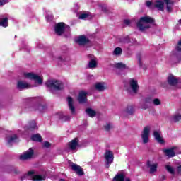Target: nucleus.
Segmentation results:
<instances>
[{
    "label": "nucleus",
    "mask_w": 181,
    "mask_h": 181,
    "mask_svg": "<svg viewBox=\"0 0 181 181\" xmlns=\"http://www.w3.org/2000/svg\"><path fill=\"white\" fill-rule=\"evenodd\" d=\"M33 178V181H43L46 180L47 177V171L45 169H41L39 174H36L35 170L28 171L27 174H25L21 177V180H25V179Z\"/></svg>",
    "instance_id": "1"
},
{
    "label": "nucleus",
    "mask_w": 181,
    "mask_h": 181,
    "mask_svg": "<svg viewBox=\"0 0 181 181\" xmlns=\"http://www.w3.org/2000/svg\"><path fill=\"white\" fill-rule=\"evenodd\" d=\"M155 20L149 16L141 17L139 22L136 23V26L140 32H144L146 29L151 28L149 23H153Z\"/></svg>",
    "instance_id": "2"
},
{
    "label": "nucleus",
    "mask_w": 181,
    "mask_h": 181,
    "mask_svg": "<svg viewBox=\"0 0 181 181\" xmlns=\"http://www.w3.org/2000/svg\"><path fill=\"white\" fill-rule=\"evenodd\" d=\"M46 87L50 88L51 90H63L64 86L63 83L60 81L49 80L45 83Z\"/></svg>",
    "instance_id": "3"
},
{
    "label": "nucleus",
    "mask_w": 181,
    "mask_h": 181,
    "mask_svg": "<svg viewBox=\"0 0 181 181\" xmlns=\"http://www.w3.org/2000/svg\"><path fill=\"white\" fill-rule=\"evenodd\" d=\"M23 76L25 78H29L30 80H34L39 84V86H42L43 84V76H39L35 73L29 72V73H24Z\"/></svg>",
    "instance_id": "4"
},
{
    "label": "nucleus",
    "mask_w": 181,
    "mask_h": 181,
    "mask_svg": "<svg viewBox=\"0 0 181 181\" xmlns=\"http://www.w3.org/2000/svg\"><path fill=\"white\" fill-rule=\"evenodd\" d=\"M139 86H138V81L134 79L129 80V87L127 88V93L129 94H136Z\"/></svg>",
    "instance_id": "5"
},
{
    "label": "nucleus",
    "mask_w": 181,
    "mask_h": 181,
    "mask_svg": "<svg viewBox=\"0 0 181 181\" xmlns=\"http://www.w3.org/2000/svg\"><path fill=\"white\" fill-rule=\"evenodd\" d=\"M176 149H177V147L173 146L169 148H163L162 152L163 153L164 156L167 158V159H170L176 156Z\"/></svg>",
    "instance_id": "6"
},
{
    "label": "nucleus",
    "mask_w": 181,
    "mask_h": 181,
    "mask_svg": "<svg viewBox=\"0 0 181 181\" xmlns=\"http://www.w3.org/2000/svg\"><path fill=\"white\" fill-rule=\"evenodd\" d=\"M66 29H70V27L64 24V23H58L55 25V33L59 36H62V35L66 32Z\"/></svg>",
    "instance_id": "7"
},
{
    "label": "nucleus",
    "mask_w": 181,
    "mask_h": 181,
    "mask_svg": "<svg viewBox=\"0 0 181 181\" xmlns=\"http://www.w3.org/2000/svg\"><path fill=\"white\" fill-rule=\"evenodd\" d=\"M36 129V122L31 121L24 127V132L22 135H28V134H32L33 130Z\"/></svg>",
    "instance_id": "8"
},
{
    "label": "nucleus",
    "mask_w": 181,
    "mask_h": 181,
    "mask_svg": "<svg viewBox=\"0 0 181 181\" xmlns=\"http://www.w3.org/2000/svg\"><path fill=\"white\" fill-rule=\"evenodd\" d=\"M33 155H35V151H33V148H29L20 156V160H29L33 158Z\"/></svg>",
    "instance_id": "9"
},
{
    "label": "nucleus",
    "mask_w": 181,
    "mask_h": 181,
    "mask_svg": "<svg viewBox=\"0 0 181 181\" xmlns=\"http://www.w3.org/2000/svg\"><path fill=\"white\" fill-rule=\"evenodd\" d=\"M105 159L106 160V167L110 168V165L114 162V153L110 150H107L105 153Z\"/></svg>",
    "instance_id": "10"
},
{
    "label": "nucleus",
    "mask_w": 181,
    "mask_h": 181,
    "mask_svg": "<svg viewBox=\"0 0 181 181\" xmlns=\"http://www.w3.org/2000/svg\"><path fill=\"white\" fill-rule=\"evenodd\" d=\"M68 148L70 151H72V152H77V148H78V139L75 138L68 143Z\"/></svg>",
    "instance_id": "11"
},
{
    "label": "nucleus",
    "mask_w": 181,
    "mask_h": 181,
    "mask_svg": "<svg viewBox=\"0 0 181 181\" xmlns=\"http://www.w3.org/2000/svg\"><path fill=\"white\" fill-rule=\"evenodd\" d=\"M70 166L72 170H74V172H76V175H78V176H83V175H84V171H83V168H81L80 165L72 163Z\"/></svg>",
    "instance_id": "12"
},
{
    "label": "nucleus",
    "mask_w": 181,
    "mask_h": 181,
    "mask_svg": "<svg viewBox=\"0 0 181 181\" xmlns=\"http://www.w3.org/2000/svg\"><path fill=\"white\" fill-rule=\"evenodd\" d=\"M33 111H38V112H46L47 111V107L45 105L37 103L33 107Z\"/></svg>",
    "instance_id": "13"
},
{
    "label": "nucleus",
    "mask_w": 181,
    "mask_h": 181,
    "mask_svg": "<svg viewBox=\"0 0 181 181\" xmlns=\"http://www.w3.org/2000/svg\"><path fill=\"white\" fill-rule=\"evenodd\" d=\"M90 59L88 64V68L90 69L91 70H94V69H97L98 63H97V58L94 57V55H89Z\"/></svg>",
    "instance_id": "14"
},
{
    "label": "nucleus",
    "mask_w": 181,
    "mask_h": 181,
    "mask_svg": "<svg viewBox=\"0 0 181 181\" xmlns=\"http://www.w3.org/2000/svg\"><path fill=\"white\" fill-rule=\"evenodd\" d=\"M76 43H78L80 46H84V45H87L90 40L86 35H80L75 40Z\"/></svg>",
    "instance_id": "15"
},
{
    "label": "nucleus",
    "mask_w": 181,
    "mask_h": 181,
    "mask_svg": "<svg viewBox=\"0 0 181 181\" xmlns=\"http://www.w3.org/2000/svg\"><path fill=\"white\" fill-rule=\"evenodd\" d=\"M94 87H95V90L98 91L99 93L104 91V90H107V86L105 85V83H104V82L96 83L94 85Z\"/></svg>",
    "instance_id": "16"
},
{
    "label": "nucleus",
    "mask_w": 181,
    "mask_h": 181,
    "mask_svg": "<svg viewBox=\"0 0 181 181\" xmlns=\"http://www.w3.org/2000/svg\"><path fill=\"white\" fill-rule=\"evenodd\" d=\"M78 101L81 104H83V103H87V92L84 90H81V92H79Z\"/></svg>",
    "instance_id": "17"
},
{
    "label": "nucleus",
    "mask_w": 181,
    "mask_h": 181,
    "mask_svg": "<svg viewBox=\"0 0 181 181\" xmlns=\"http://www.w3.org/2000/svg\"><path fill=\"white\" fill-rule=\"evenodd\" d=\"M32 86H30V84L23 81H19L17 83V88H18V90H25L26 88H30Z\"/></svg>",
    "instance_id": "18"
},
{
    "label": "nucleus",
    "mask_w": 181,
    "mask_h": 181,
    "mask_svg": "<svg viewBox=\"0 0 181 181\" xmlns=\"http://www.w3.org/2000/svg\"><path fill=\"white\" fill-rule=\"evenodd\" d=\"M153 101V98L152 96H148L144 100V104L142 105L141 108L143 110H148L149 108V105L152 104Z\"/></svg>",
    "instance_id": "19"
},
{
    "label": "nucleus",
    "mask_w": 181,
    "mask_h": 181,
    "mask_svg": "<svg viewBox=\"0 0 181 181\" xmlns=\"http://www.w3.org/2000/svg\"><path fill=\"white\" fill-rule=\"evenodd\" d=\"M135 113V107L132 105L127 106V108L123 111V115H134Z\"/></svg>",
    "instance_id": "20"
},
{
    "label": "nucleus",
    "mask_w": 181,
    "mask_h": 181,
    "mask_svg": "<svg viewBox=\"0 0 181 181\" xmlns=\"http://www.w3.org/2000/svg\"><path fill=\"white\" fill-rule=\"evenodd\" d=\"M147 166L149 168V173H155L158 170V163H151V161L147 162Z\"/></svg>",
    "instance_id": "21"
},
{
    "label": "nucleus",
    "mask_w": 181,
    "mask_h": 181,
    "mask_svg": "<svg viewBox=\"0 0 181 181\" xmlns=\"http://www.w3.org/2000/svg\"><path fill=\"white\" fill-rule=\"evenodd\" d=\"M167 81L170 86H176L178 83L177 78L173 75H170L168 77Z\"/></svg>",
    "instance_id": "22"
},
{
    "label": "nucleus",
    "mask_w": 181,
    "mask_h": 181,
    "mask_svg": "<svg viewBox=\"0 0 181 181\" xmlns=\"http://www.w3.org/2000/svg\"><path fill=\"white\" fill-rule=\"evenodd\" d=\"M8 25H9V21L7 17L2 15L0 16V26L8 28Z\"/></svg>",
    "instance_id": "23"
},
{
    "label": "nucleus",
    "mask_w": 181,
    "mask_h": 181,
    "mask_svg": "<svg viewBox=\"0 0 181 181\" xmlns=\"http://www.w3.org/2000/svg\"><path fill=\"white\" fill-rule=\"evenodd\" d=\"M68 105L71 114H76V108L73 105V98L71 97L67 98Z\"/></svg>",
    "instance_id": "24"
},
{
    "label": "nucleus",
    "mask_w": 181,
    "mask_h": 181,
    "mask_svg": "<svg viewBox=\"0 0 181 181\" xmlns=\"http://www.w3.org/2000/svg\"><path fill=\"white\" fill-rule=\"evenodd\" d=\"M6 141L8 145H12V144H16V142H19V137L18 136H11L6 137Z\"/></svg>",
    "instance_id": "25"
},
{
    "label": "nucleus",
    "mask_w": 181,
    "mask_h": 181,
    "mask_svg": "<svg viewBox=\"0 0 181 181\" xmlns=\"http://www.w3.org/2000/svg\"><path fill=\"white\" fill-rule=\"evenodd\" d=\"M164 5L165 4L163 1H162V0H157L154 4V6L156 8V9H158V11H163Z\"/></svg>",
    "instance_id": "26"
},
{
    "label": "nucleus",
    "mask_w": 181,
    "mask_h": 181,
    "mask_svg": "<svg viewBox=\"0 0 181 181\" xmlns=\"http://www.w3.org/2000/svg\"><path fill=\"white\" fill-rule=\"evenodd\" d=\"M150 134H151V126L144 127L141 132V136H149Z\"/></svg>",
    "instance_id": "27"
},
{
    "label": "nucleus",
    "mask_w": 181,
    "mask_h": 181,
    "mask_svg": "<svg viewBox=\"0 0 181 181\" xmlns=\"http://www.w3.org/2000/svg\"><path fill=\"white\" fill-rule=\"evenodd\" d=\"M58 62H61L62 63H64V64H69L70 63V57L61 56L58 57Z\"/></svg>",
    "instance_id": "28"
},
{
    "label": "nucleus",
    "mask_w": 181,
    "mask_h": 181,
    "mask_svg": "<svg viewBox=\"0 0 181 181\" xmlns=\"http://www.w3.org/2000/svg\"><path fill=\"white\" fill-rule=\"evenodd\" d=\"M112 181H125V175L123 173L117 174Z\"/></svg>",
    "instance_id": "29"
},
{
    "label": "nucleus",
    "mask_w": 181,
    "mask_h": 181,
    "mask_svg": "<svg viewBox=\"0 0 181 181\" xmlns=\"http://www.w3.org/2000/svg\"><path fill=\"white\" fill-rule=\"evenodd\" d=\"M172 122H179L181 119V114L180 113H177L174 115L173 116L171 117L170 118Z\"/></svg>",
    "instance_id": "30"
},
{
    "label": "nucleus",
    "mask_w": 181,
    "mask_h": 181,
    "mask_svg": "<svg viewBox=\"0 0 181 181\" xmlns=\"http://www.w3.org/2000/svg\"><path fill=\"white\" fill-rule=\"evenodd\" d=\"M167 5V11L168 12H172V6L173 5V1L170 0H163Z\"/></svg>",
    "instance_id": "31"
},
{
    "label": "nucleus",
    "mask_w": 181,
    "mask_h": 181,
    "mask_svg": "<svg viewBox=\"0 0 181 181\" xmlns=\"http://www.w3.org/2000/svg\"><path fill=\"white\" fill-rule=\"evenodd\" d=\"M165 168L167 172H168V173H170V175H175V168L173 166H171L169 164H167L165 165Z\"/></svg>",
    "instance_id": "32"
},
{
    "label": "nucleus",
    "mask_w": 181,
    "mask_h": 181,
    "mask_svg": "<svg viewBox=\"0 0 181 181\" xmlns=\"http://www.w3.org/2000/svg\"><path fill=\"white\" fill-rule=\"evenodd\" d=\"M59 119H62V121L66 122V121H70V116H66L63 112H59L58 114Z\"/></svg>",
    "instance_id": "33"
},
{
    "label": "nucleus",
    "mask_w": 181,
    "mask_h": 181,
    "mask_svg": "<svg viewBox=\"0 0 181 181\" xmlns=\"http://www.w3.org/2000/svg\"><path fill=\"white\" fill-rule=\"evenodd\" d=\"M86 114H88V115L89 117H90L91 118H93V117H95L96 112H95V111H94V110H93V109H91V108H88V109H86Z\"/></svg>",
    "instance_id": "34"
},
{
    "label": "nucleus",
    "mask_w": 181,
    "mask_h": 181,
    "mask_svg": "<svg viewBox=\"0 0 181 181\" xmlns=\"http://www.w3.org/2000/svg\"><path fill=\"white\" fill-rule=\"evenodd\" d=\"M113 54L115 56H121L122 54V49L119 47H116L113 51Z\"/></svg>",
    "instance_id": "35"
},
{
    "label": "nucleus",
    "mask_w": 181,
    "mask_h": 181,
    "mask_svg": "<svg viewBox=\"0 0 181 181\" xmlns=\"http://www.w3.org/2000/svg\"><path fill=\"white\" fill-rule=\"evenodd\" d=\"M30 141H33V142H42L43 139H42V136H31L30 138Z\"/></svg>",
    "instance_id": "36"
},
{
    "label": "nucleus",
    "mask_w": 181,
    "mask_h": 181,
    "mask_svg": "<svg viewBox=\"0 0 181 181\" xmlns=\"http://www.w3.org/2000/svg\"><path fill=\"white\" fill-rule=\"evenodd\" d=\"M115 69H126L127 65L122 62L117 63L115 64Z\"/></svg>",
    "instance_id": "37"
},
{
    "label": "nucleus",
    "mask_w": 181,
    "mask_h": 181,
    "mask_svg": "<svg viewBox=\"0 0 181 181\" xmlns=\"http://www.w3.org/2000/svg\"><path fill=\"white\" fill-rule=\"evenodd\" d=\"M155 139L158 144H160V145H165V140H163L162 136H156Z\"/></svg>",
    "instance_id": "38"
},
{
    "label": "nucleus",
    "mask_w": 181,
    "mask_h": 181,
    "mask_svg": "<svg viewBox=\"0 0 181 181\" xmlns=\"http://www.w3.org/2000/svg\"><path fill=\"white\" fill-rule=\"evenodd\" d=\"M4 134H5V135H6L7 136H17L16 134H13V131L4 130Z\"/></svg>",
    "instance_id": "39"
},
{
    "label": "nucleus",
    "mask_w": 181,
    "mask_h": 181,
    "mask_svg": "<svg viewBox=\"0 0 181 181\" xmlns=\"http://www.w3.org/2000/svg\"><path fill=\"white\" fill-rule=\"evenodd\" d=\"M153 105H160L162 104V102H160V99L159 98H153Z\"/></svg>",
    "instance_id": "40"
},
{
    "label": "nucleus",
    "mask_w": 181,
    "mask_h": 181,
    "mask_svg": "<svg viewBox=\"0 0 181 181\" xmlns=\"http://www.w3.org/2000/svg\"><path fill=\"white\" fill-rule=\"evenodd\" d=\"M45 18L47 22H52V21H53V15L49 14V13H47V15L45 16Z\"/></svg>",
    "instance_id": "41"
},
{
    "label": "nucleus",
    "mask_w": 181,
    "mask_h": 181,
    "mask_svg": "<svg viewBox=\"0 0 181 181\" xmlns=\"http://www.w3.org/2000/svg\"><path fill=\"white\" fill-rule=\"evenodd\" d=\"M90 16L88 15V13H81L79 15V19H83V20H86V19H88V17Z\"/></svg>",
    "instance_id": "42"
},
{
    "label": "nucleus",
    "mask_w": 181,
    "mask_h": 181,
    "mask_svg": "<svg viewBox=\"0 0 181 181\" xmlns=\"http://www.w3.org/2000/svg\"><path fill=\"white\" fill-rule=\"evenodd\" d=\"M162 132L160 130H156L153 132V136H161Z\"/></svg>",
    "instance_id": "43"
},
{
    "label": "nucleus",
    "mask_w": 181,
    "mask_h": 181,
    "mask_svg": "<svg viewBox=\"0 0 181 181\" xmlns=\"http://www.w3.org/2000/svg\"><path fill=\"white\" fill-rule=\"evenodd\" d=\"M142 142L143 144H148L149 142L148 136H142Z\"/></svg>",
    "instance_id": "44"
},
{
    "label": "nucleus",
    "mask_w": 181,
    "mask_h": 181,
    "mask_svg": "<svg viewBox=\"0 0 181 181\" xmlns=\"http://www.w3.org/2000/svg\"><path fill=\"white\" fill-rule=\"evenodd\" d=\"M122 43H129V37H124L120 41Z\"/></svg>",
    "instance_id": "45"
},
{
    "label": "nucleus",
    "mask_w": 181,
    "mask_h": 181,
    "mask_svg": "<svg viewBox=\"0 0 181 181\" xmlns=\"http://www.w3.org/2000/svg\"><path fill=\"white\" fill-rule=\"evenodd\" d=\"M105 131H110V129H111L112 128V124H107L106 125H105L104 127Z\"/></svg>",
    "instance_id": "46"
},
{
    "label": "nucleus",
    "mask_w": 181,
    "mask_h": 181,
    "mask_svg": "<svg viewBox=\"0 0 181 181\" xmlns=\"http://www.w3.org/2000/svg\"><path fill=\"white\" fill-rule=\"evenodd\" d=\"M9 4V0H0V6Z\"/></svg>",
    "instance_id": "47"
},
{
    "label": "nucleus",
    "mask_w": 181,
    "mask_h": 181,
    "mask_svg": "<svg viewBox=\"0 0 181 181\" xmlns=\"http://www.w3.org/2000/svg\"><path fill=\"white\" fill-rule=\"evenodd\" d=\"M176 50L177 52H181V39L179 40L177 47H176Z\"/></svg>",
    "instance_id": "48"
},
{
    "label": "nucleus",
    "mask_w": 181,
    "mask_h": 181,
    "mask_svg": "<svg viewBox=\"0 0 181 181\" xmlns=\"http://www.w3.org/2000/svg\"><path fill=\"white\" fill-rule=\"evenodd\" d=\"M173 57L176 59L177 62H180V55L178 54H173Z\"/></svg>",
    "instance_id": "49"
},
{
    "label": "nucleus",
    "mask_w": 181,
    "mask_h": 181,
    "mask_svg": "<svg viewBox=\"0 0 181 181\" xmlns=\"http://www.w3.org/2000/svg\"><path fill=\"white\" fill-rule=\"evenodd\" d=\"M44 146L45 148H50V143H49V141H45L44 143Z\"/></svg>",
    "instance_id": "50"
},
{
    "label": "nucleus",
    "mask_w": 181,
    "mask_h": 181,
    "mask_svg": "<svg viewBox=\"0 0 181 181\" xmlns=\"http://www.w3.org/2000/svg\"><path fill=\"white\" fill-rule=\"evenodd\" d=\"M177 173L181 175V165L177 167Z\"/></svg>",
    "instance_id": "51"
},
{
    "label": "nucleus",
    "mask_w": 181,
    "mask_h": 181,
    "mask_svg": "<svg viewBox=\"0 0 181 181\" xmlns=\"http://www.w3.org/2000/svg\"><path fill=\"white\" fill-rule=\"evenodd\" d=\"M138 63H139V66L140 67H142V59L141 57H139L138 59Z\"/></svg>",
    "instance_id": "52"
},
{
    "label": "nucleus",
    "mask_w": 181,
    "mask_h": 181,
    "mask_svg": "<svg viewBox=\"0 0 181 181\" xmlns=\"http://www.w3.org/2000/svg\"><path fill=\"white\" fill-rule=\"evenodd\" d=\"M124 23L128 26L129 25H131V20H124Z\"/></svg>",
    "instance_id": "53"
},
{
    "label": "nucleus",
    "mask_w": 181,
    "mask_h": 181,
    "mask_svg": "<svg viewBox=\"0 0 181 181\" xmlns=\"http://www.w3.org/2000/svg\"><path fill=\"white\" fill-rule=\"evenodd\" d=\"M146 6H148V8H151V6L152 5V1H147L146 3Z\"/></svg>",
    "instance_id": "54"
},
{
    "label": "nucleus",
    "mask_w": 181,
    "mask_h": 181,
    "mask_svg": "<svg viewBox=\"0 0 181 181\" xmlns=\"http://www.w3.org/2000/svg\"><path fill=\"white\" fill-rule=\"evenodd\" d=\"M160 180H166V175H161Z\"/></svg>",
    "instance_id": "55"
},
{
    "label": "nucleus",
    "mask_w": 181,
    "mask_h": 181,
    "mask_svg": "<svg viewBox=\"0 0 181 181\" xmlns=\"http://www.w3.org/2000/svg\"><path fill=\"white\" fill-rule=\"evenodd\" d=\"M13 172L14 173H19V170H18L17 168H14V169L13 170Z\"/></svg>",
    "instance_id": "56"
},
{
    "label": "nucleus",
    "mask_w": 181,
    "mask_h": 181,
    "mask_svg": "<svg viewBox=\"0 0 181 181\" xmlns=\"http://www.w3.org/2000/svg\"><path fill=\"white\" fill-rule=\"evenodd\" d=\"M30 136H40V134H31Z\"/></svg>",
    "instance_id": "57"
},
{
    "label": "nucleus",
    "mask_w": 181,
    "mask_h": 181,
    "mask_svg": "<svg viewBox=\"0 0 181 181\" xmlns=\"http://www.w3.org/2000/svg\"><path fill=\"white\" fill-rule=\"evenodd\" d=\"M102 11H103V12H107V8L105 7L102 8Z\"/></svg>",
    "instance_id": "58"
},
{
    "label": "nucleus",
    "mask_w": 181,
    "mask_h": 181,
    "mask_svg": "<svg viewBox=\"0 0 181 181\" xmlns=\"http://www.w3.org/2000/svg\"><path fill=\"white\" fill-rule=\"evenodd\" d=\"M36 100L39 102L42 101V98H36Z\"/></svg>",
    "instance_id": "59"
},
{
    "label": "nucleus",
    "mask_w": 181,
    "mask_h": 181,
    "mask_svg": "<svg viewBox=\"0 0 181 181\" xmlns=\"http://www.w3.org/2000/svg\"><path fill=\"white\" fill-rule=\"evenodd\" d=\"M125 181H131V179H129V178H126V179H125Z\"/></svg>",
    "instance_id": "60"
},
{
    "label": "nucleus",
    "mask_w": 181,
    "mask_h": 181,
    "mask_svg": "<svg viewBox=\"0 0 181 181\" xmlns=\"http://www.w3.org/2000/svg\"><path fill=\"white\" fill-rule=\"evenodd\" d=\"M178 23H179L180 25H181V19H180V20L178 21Z\"/></svg>",
    "instance_id": "61"
},
{
    "label": "nucleus",
    "mask_w": 181,
    "mask_h": 181,
    "mask_svg": "<svg viewBox=\"0 0 181 181\" xmlns=\"http://www.w3.org/2000/svg\"><path fill=\"white\" fill-rule=\"evenodd\" d=\"M60 181H66L64 179H61Z\"/></svg>",
    "instance_id": "62"
}]
</instances>
